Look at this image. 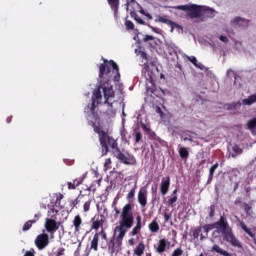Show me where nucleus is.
I'll return each mask as SVG.
<instances>
[{
    "label": "nucleus",
    "mask_w": 256,
    "mask_h": 256,
    "mask_svg": "<svg viewBox=\"0 0 256 256\" xmlns=\"http://www.w3.org/2000/svg\"><path fill=\"white\" fill-rule=\"evenodd\" d=\"M200 17L203 19H213L215 17V10L202 6Z\"/></svg>",
    "instance_id": "13"
},
{
    "label": "nucleus",
    "mask_w": 256,
    "mask_h": 256,
    "mask_svg": "<svg viewBox=\"0 0 256 256\" xmlns=\"http://www.w3.org/2000/svg\"><path fill=\"white\" fill-rule=\"evenodd\" d=\"M139 231H141V216L136 217V226L132 229L130 235H132V237H135V235H137Z\"/></svg>",
    "instance_id": "20"
},
{
    "label": "nucleus",
    "mask_w": 256,
    "mask_h": 256,
    "mask_svg": "<svg viewBox=\"0 0 256 256\" xmlns=\"http://www.w3.org/2000/svg\"><path fill=\"white\" fill-rule=\"evenodd\" d=\"M213 229H218L223 235V240L231 244L232 247H237V249H243V244L238 240L235 233H233V228L229 226V221L227 217L220 216L219 220L212 224H205L203 226H198L192 230L193 239L197 241H205L209 239V231Z\"/></svg>",
    "instance_id": "2"
},
{
    "label": "nucleus",
    "mask_w": 256,
    "mask_h": 256,
    "mask_svg": "<svg viewBox=\"0 0 256 256\" xmlns=\"http://www.w3.org/2000/svg\"><path fill=\"white\" fill-rule=\"evenodd\" d=\"M149 81H153V77L152 76H149Z\"/></svg>",
    "instance_id": "64"
},
{
    "label": "nucleus",
    "mask_w": 256,
    "mask_h": 256,
    "mask_svg": "<svg viewBox=\"0 0 256 256\" xmlns=\"http://www.w3.org/2000/svg\"><path fill=\"white\" fill-rule=\"evenodd\" d=\"M255 127H256V117L247 122V129H249V131H253Z\"/></svg>",
    "instance_id": "32"
},
{
    "label": "nucleus",
    "mask_w": 256,
    "mask_h": 256,
    "mask_svg": "<svg viewBox=\"0 0 256 256\" xmlns=\"http://www.w3.org/2000/svg\"><path fill=\"white\" fill-rule=\"evenodd\" d=\"M178 153L182 161H187V159H189V150L181 146V144L178 145Z\"/></svg>",
    "instance_id": "18"
},
{
    "label": "nucleus",
    "mask_w": 256,
    "mask_h": 256,
    "mask_svg": "<svg viewBox=\"0 0 256 256\" xmlns=\"http://www.w3.org/2000/svg\"><path fill=\"white\" fill-rule=\"evenodd\" d=\"M36 247L41 251L49 245V235L48 234H39L35 239Z\"/></svg>",
    "instance_id": "8"
},
{
    "label": "nucleus",
    "mask_w": 256,
    "mask_h": 256,
    "mask_svg": "<svg viewBox=\"0 0 256 256\" xmlns=\"http://www.w3.org/2000/svg\"><path fill=\"white\" fill-rule=\"evenodd\" d=\"M140 125L144 133H146V135H151V128L147 126V124L141 122Z\"/></svg>",
    "instance_id": "35"
},
{
    "label": "nucleus",
    "mask_w": 256,
    "mask_h": 256,
    "mask_svg": "<svg viewBox=\"0 0 256 256\" xmlns=\"http://www.w3.org/2000/svg\"><path fill=\"white\" fill-rule=\"evenodd\" d=\"M232 151L236 153V155H241V153H243V149H241L238 145H234L232 147Z\"/></svg>",
    "instance_id": "41"
},
{
    "label": "nucleus",
    "mask_w": 256,
    "mask_h": 256,
    "mask_svg": "<svg viewBox=\"0 0 256 256\" xmlns=\"http://www.w3.org/2000/svg\"><path fill=\"white\" fill-rule=\"evenodd\" d=\"M239 227H241V230L246 232L249 237H251L254 241V245H256V236L255 233H252L249 227L245 224V222L239 220Z\"/></svg>",
    "instance_id": "16"
},
{
    "label": "nucleus",
    "mask_w": 256,
    "mask_h": 256,
    "mask_svg": "<svg viewBox=\"0 0 256 256\" xmlns=\"http://www.w3.org/2000/svg\"><path fill=\"white\" fill-rule=\"evenodd\" d=\"M187 59L188 61H190V63H193L195 67H198L199 69H201V64L197 63V58L195 56H192V57L188 56Z\"/></svg>",
    "instance_id": "34"
},
{
    "label": "nucleus",
    "mask_w": 256,
    "mask_h": 256,
    "mask_svg": "<svg viewBox=\"0 0 256 256\" xmlns=\"http://www.w3.org/2000/svg\"><path fill=\"white\" fill-rule=\"evenodd\" d=\"M156 113H159L160 115H163V110H161L160 107H157Z\"/></svg>",
    "instance_id": "58"
},
{
    "label": "nucleus",
    "mask_w": 256,
    "mask_h": 256,
    "mask_svg": "<svg viewBox=\"0 0 256 256\" xmlns=\"http://www.w3.org/2000/svg\"><path fill=\"white\" fill-rule=\"evenodd\" d=\"M237 189H239V182H236L234 186V191H237Z\"/></svg>",
    "instance_id": "61"
},
{
    "label": "nucleus",
    "mask_w": 256,
    "mask_h": 256,
    "mask_svg": "<svg viewBox=\"0 0 256 256\" xmlns=\"http://www.w3.org/2000/svg\"><path fill=\"white\" fill-rule=\"evenodd\" d=\"M144 16L147 17V19H153V16L149 12H146Z\"/></svg>",
    "instance_id": "56"
},
{
    "label": "nucleus",
    "mask_w": 256,
    "mask_h": 256,
    "mask_svg": "<svg viewBox=\"0 0 256 256\" xmlns=\"http://www.w3.org/2000/svg\"><path fill=\"white\" fill-rule=\"evenodd\" d=\"M217 169H219V163L216 162L209 169L208 181H213V176L215 175V171H217Z\"/></svg>",
    "instance_id": "28"
},
{
    "label": "nucleus",
    "mask_w": 256,
    "mask_h": 256,
    "mask_svg": "<svg viewBox=\"0 0 256 256\" xmlns=\"http://www.w3.org/2000/svg\"><path fill=\"white\" fill-rule=\"evenodd\" d=\"M140 13H141V15H145L147 12H145V10L142 8V9L140 10Z\"/></svg>",
    "instance_id": "63"
},
{
    "label": "nucleus",
    "mask_w": 256,
    "mask_h": 256,
    "mask_svg": "<svg viewBox=\"0 0 256 256\" xmlns=\"http://www.w3.org/2000/svg\"><path fill=\"white\" fill-rule=\"evenodd\" d=\"M125 26H126V29H130V30L135 29V24H133V23L131 22V20H126Z\"/></svg>",
    "instance_id": "43"
},
{
    "label": "nucleus",
    "mask_w": 256,
    "mask_h": 256,
    "mask_svg": "<svg viewBox=\"0 0 256 256\" xmlns=\"http://www.w3.org/2000/svg\"><path fill=\"white\" fill-rule=\"evenodd\" d=\"M215 209V204L210 205V207L208 208L210 219H213V217H215Z\"/></svg>",
    "instance_id": "38"
},
{
    "label": "nucleus",
    "mask_w": 256,
    "mask_h": 256,
    "mask_svg": "<svg viewBox=\"0 0 256 256\" xmlns=\"http://www.w3.org/2000/svg\"><path fill=\"white\" fill-rule=\"evenodd\" d=\"M61 222L55 221V219L47 218L45 220V229L50 235H54L56 231H59Z\"/></svg>",
    "instance_id": "7"
},
{
    "label": "nucleus",
    "mask_w": 256,
    "mask_h": 256,
    "mask_svg": "<svg viewBox=\"0 0 256 256\" xmlns=\"http://www.w3.org/2000/svg\"><path fill=\"white\" fill-rule=\"evenodd\" d=\"M65 255V248H59L55 256H63Z\"/></svg>",
    "instance_id": "49"
},
{
    "label": "nucleus",
    "mask_w": 256,
    "mask_h": 256,
    "mask_svg": "<svg viewBox=\"0 0 256 256\" xmlns=\"http://www.w3.org/2000/svg\"><path fill=\"white\" fill-rule=\"evenodd\" d=\"M61 199H63V194H60L57 198H56V205H60L61 203Z\"/></svg>",
    "instance_id": "55"
},
{
    "label": "nucleus",
    "mask_w": 256,
    "mask_h": 256,
    "mask_svg": "<svg viewBox=\"0 0 256 256\" xmlns=\"http://www.w3.org/2000/svg\"><path fill=\"white\" fill-rule=\"evenodd\" d=\"M146 26L149 27L153 33H159V28L153 27L151 24H146Z\"/></svg>",
    "instance_id": "51"
},
{
    "label": "nucleus",
    "mask_w": 256,
    "mask_h": 256,
    "mask_svg": "<svg viewBox=\"0 0 256 256\" xmlns=\"http://www.w3.org/2000/svg\"><path fill=\"white\" fill-rule=\"evenodd\" d=\"M169 247H171V242H169L165 238H162L158 241V245L154 246V249L156 253H159V255H162V253H165V251H167Z\"/></svg>",
    "instance_id": "10"
},
{
    "label": "nucleus",
    "mask_w": 256,
    "mask_h": 256,
    "mask_svg": "<svg viewBox=\"0 0 256 256\" xmlns=\"http://www.w3.org/2000/svg\"><path fill=\"white\" fill-rule=\"evenodd\" d=\"M129 245H135V239L131 238L129 241H128Z\"/></svg>",
    "instance_id": "59"
},
{
    "label": "nucleus",
    "mask_w": 256,
    "mask_h": 256,
    "mask_svg": "<svg viewBox=\"0 0 256 256\" xmlns=\"http://www.w3.org/2000/svg\"><path fill=\"white\" fill-rule=\"evenodd\" d=\"M24 256H35V249L31 248L30 250L26 251Z\"/></svg>",
    "instance_id": "48"
},
{
    "label": "nucleus",
    "mask_w": 256,
    "mask_h": 256,
    "mask_svg": "<svg viewBox=\"0 0 256 256\" xmlns=\"http://www.w3.org/2000/svg\"><path fill=\"white\" fill-rule=\"evenodd\" d=\"M138 203L141 207H147V188L143 187L139 190Z\"/></svg>",
    "instance_id": "12"
},
{
    "label": "nucleus",
    "mask_w": 256,
    "mask_h": 256,
    "mask_svg": "<svg viewBox=\"0 0 256 256\" xmlns=\"http://www.w3.org/2000/svg\"><path fill=\"white\" fill-rule=\"evenodd\" d=\"M211 251H214L215 253H218L222 256H232L231 253L227 252L226 250H223L219 245L214 244Z\"/></svg>",
    "instance_id": "21"
},
{
    "label": "nucleus",
    "mask_w": 256,
    "mask_h": 256,
    "mask_svg": "<svg viewBox=\"0 0 256 256\" xmlns=\"http://www.w3.org/2000/svg\"><path fill=\"white\" fill-rule=\"evenodd\" d=\"M98 234L101 235V238L104 239V241H108L107 233H105V231L102 230Z\"/></svg>",
    "instance_id": "50"
},
{
    "label": "nucleus",
    "mask_w": 256,
    "mask_h": 256,
    "mask_svg": "<svg viewBox=\"0 0 256 256\" xmlns=\"http://www.w3.org/2000/svg\"><path fill=\"white\" fill-rule=\"evenodd\" d=\"M79 203H80V200H79V196H78L76 199H74L70 202L71 209H75L77 207V205H79Z\"/></svg>",
    "instance_id": "40"
},
{
    "label": "nucleus",
    "mask_w": 256,
    "mask_h": 256,
    "mask_svg": "<svg viewBox=\"0 0 256 256\" xmlns=\"http://www.w3.org/2000/svg\"><path fill=\"white\" fill-rule=\"evenodd\" d=\"M134 2H135V0H126L127 5H131Z\"/></svg>",
    "instance_id": "62"
},
{
    "label": "nucleus",
    "mask_w": 256,
    "mask_h": 256,
    "mask_svg": "<svg viewBox=\"0 0 256 256\" xmlns=\"http://www.w3.org/2000/svg\"><path fill=\"white\" fill-rule=\"evenodd\" d=\"M169 187H171V177L167 176L163 178L160 184V193L162 195H167L169 193Z\"/></svg>",
    "instance_id": "11"
},
{
    "label": "nucleus",
    "mask_w": 256,
    "mask_h": 256,
    "mask_svg": "<svg viewBox=\"0 0 256 256\" xmlns=\"http://www.w3.org/2000/svg\"><path fill=\"white\" fill-rule=\"evenodd\" d=\"M109 165H111V158L106 159L104 167H106V169H109Z\"/></svg>",
    "instance_id": "53"
},
{
    "label": "nucleus",
    "mask_w": 256,
    "mask_h": 256,
    "mask_svg": "<svg viewBox=\"0 0 256 256\" xmlns=\"http://www.w3.org/2000/svg\"><path fill=\"white\" fill-rule=\"evenodd\" d=\"M135 205L127 203L122 207L120 213L119 225L115 228V231H119L116 239H111L108 248L111 253H118L121 250V245H123V239L127 234V230L131 229L135 223V215L133 214V208Z\"/></svg>",
    "instance_id": "3"
},
{
    "label": "nucleus",
    "mask_w": 256,
    "mask_h": 256,
    "mask_svg": "<svg viewBox=\"0 0 256 256\" xmlns=\"http://www.w3.org/2000/svg\"><path fill=\"white\" fill-rule=\"evenodd\" d=\"M89 125L93 127L94 132H96L99 137V142L102 148V155H107L109 153V147H111L112 142L117 140L109 136V134L103 130V126H101L100 122L95 123L94 121H90Z\"/></svg>",
    "instance_id": "4"
},
{
    "label": "nucleus",
    "mask_w": 256,
    "mask_h": 256,
    "mask_svg": "<svg viewBox=\"0 0 256 256\" xmlns=\"http://www.w3.org/2000/svg\"><path fill=\"white\" fill-rule=\"evenodd\" d=\"M244 211H245L246 215H251L253 213L251 205H249L247 203L244 204Z\"/></svg>",
    "instance_id": "39"
},
{
    "label": "nucleus",
    "mask_w": 256,
    "mask_h": 256,
    "mask_svg": "<svg viewBox=\"0 0 256 256\" xmlns=\"http://www.w3.org/2000/svg\"><path fill=\"white\" fill-rule=\"evenodd\" d=\"M169 219H171V215H169L167 212L164 213V221L165 223L169 222Z\"/></svg>",
    "instance_id": "54"
},
{
    "label": "nucleus",
    "mask_w": 256,
    "mask_h": 256,
    "mask_svg": "<svg viewBox=\"0 0 256 256\" xmlns=\"http://www.w3.org/2000/svg\"><path fill=\"white\" fill-rule=\"evenodd\" d=\"M219 39L222 43H229V38H227V36L221 35Z\"/></svg>",
    "instance_id": "52"
},
{
    "label": "nucleus",
    "mask_w": 256,
    "mask_h": 256,
    "mask_svg": "<svg viewBox=\"0 0 256 256\" xmlns=\"http://www.w3.org/2000/svg\"><path fill=\"white\" fill-rule=\"evenodd\" d=\"M155 23H165V25L171 27V33H173L175 29H183V27H181V25L177 24L176 22H173L172 20L159 15L157 16V19H155Z\"/></svg>",
    "instance_id": "9"
},
{
    "label": "nucleus",
    "mask_w": 256,
    "mask_h": 256,
    "mask_svg": "<svg viewBox=\"0 0 256 256\" xmlns=\"http://www.w3.org/2000/svg\"><path fill=\"white\" fill-rule=\"evenodd\" d=\"M107 2L114 13L119 11L120 0H107Z\"/></svg>",
    "instance_id": "23"
},
{
    "label": "nucleus",
    "mask_w": 256,
    "mask_h": 256,
    "mask_svg": "<svg viewBox=\"0 0 256 256\" xmlns=\"http://www.w3.org/2000/svg\"><path fill=\"white\" fill-rule=\"evenodd\" d=\"M234 23H237L238 25L247 27L249 25V20L243 19L241 17L234 18Z\"/></svg>",
    "instance_id": "30"
},
{
    "label": "nucleus",
    "mask_w": 256,
    "mask_h": 256,
    "mask_svg": "<svg viewBox=\"0 0 256 256\" xmlns=\"http://www.w3.org/2000/svg\"><path fill=\"white\" fill-rule=\"evenodd\" d=\"M74 227V233L81 231V225H83V219L80 215H76L72 221Z\"/></svg>",
    "instance_id": "15"
},
{
    "label": "nucleus",
    "mask_w": 256,
    "mask_h": 256,
    "mask_svg": "<svg viewBox=\"0 0 256 256\" xmlns=\"http://www.w3.org/2000/svg\"><path fill=\"white\" fill-rule=\"evenodd\" d=\"M143 253H145V244H143V242H140L134 250V255L143 256Z\"/></svg>",
    "instance_id": "26"
},
{
    "label": "nucleus",
    "mask_w": 256,
    "mask_h": 256,
    "mask_svg": "<svg viewBox=\"0 0 256 256\" xmlns=\"http://www.w3.org/2000/svg\"><path fill=\"white\" fill-rule=\"evenodd\" d=\"M85 180L84 177L76 178L73 182H67V187L70 190H75L79 185H83V181Z\"/></svg>",
    "instance_id": "17"
},
{
    "label": "nucleus",
    "mask_w": 256,
    "mask_h": 256,
    "mask_svg": "<svg viewBox=\"0 0 256 256\" xmlns=\"http://www.w3.org/2000/svg\"><path fill=\"white\" fill-rule=\"evenodd\" d=\"M183 255V249L177 248L173 251L172 256H181Z\"/></svg>",
    "instance_id": "46"
},
{
    "label": "nucleus",
    "mask_w": 256,
    "mask_h": 256,
    "mask_svg": "<svg viewBox=\"0 0 256 256\" xmlns=\"http://www.w3.org/2000/svg\"><path fill=\"white\" fill-rule=\"evenodd\" d=\"M141 58L147 60V53L141 52Z\"/></svg>",
    "instance_id": "57"
},
{
    "label": "nucleus",
    "mask_w": 256,
    "mask_h": 256,
    "mask_svg": "<svg viewBox=\"0 0 256 256\" xmlns=\"http://www.w3.org/2000/svg\"><path fill=\"white\" fill-rule=\"evenodd\" d=\"M110 147L112 149L114 157H116V159H118L120 163H123L124 165H137V159L134 155L128 154L127 156H125V154L121 152L117 140L112 142V145Z\"/></svg>",
    "instance_id": "5"
},
{
    "label": "nucleus",
    "mask_w": 256,
    "mask_h": 256,
    "mask_svg": "<svg viewBox=\"0 0 256 256\" xmlns=\"http://www.w3.org/2000/svg\"><path fill=\"white\" fill-rule=\"evenodd\" d=\"M253 103H256V93L242 100V105L251 106Z\"/></svg>",
    "instance_id": "24"
},
{
    "label": "nucleus",
    "mask_w": 256,
    "mask_h": 256,
    "mask_svg": "<svg viewBox=\"0 0 256 256\" xmlns=\"http://www.w3.org/2000/svg\"><path fill=\"white\" fill-rule=\"evenodd\" d=\"M157 88H155V85L153 84V82H150V86L149 84L146 85V93L148 95H153V93H155Z\"/></svg>",
    "instance_id": "31"
},
{
    "label": "nucleus",
    "mask_w": 256,
    "mask_h": 256,
    "mask_svg": "<svg viewBox=\"0 0 256 256\" xmlns=\"http://www.w3.org/2000/svg\"><path fill=\"white\" fill-rule=\"evenodd\" d=\"M112 208L114 209L115 217H119V215H121V210H119V208H117V200L113 201Z\"/></svg>",
    "instance_id": "36"
},
{
    "label": "nucleus",
    "mask_w": 256,
    "mask_h": 256,
    "mask_svg": "<svg viewBox=\"0 0 256 256\" xmlns=\"http://www.w3.org/2000/svg\"><path fill=\"white\" fill-rule=\"evenodd\" d=\"M99 85L93 91L92 103L88 104L85 111L91 112L95 115V110L99 105H101V100L105 99L104 104L108 105L110 109H113V103L109 102V99H115V90H113V85L111 81L115 83L119 82L121 79V74L119 73V66L113 60H104V63L99 66Z\"/></svg>",
    "instance_id": "1"
},
{
    "label": "nucleus",
    "mask_w": 256,
    "mask_h": 256,
    "mask_svg": "<svg viewBox=\"0 0 256 256\" xmlns=\"http://www.w3.org/2000/svg\"><path fill=\"white\" fill-rule=\"evenodd\" d=\"M183 141H190V143H193V136L191 134L182 135Z\"/></svg>",
    "instance_id": "45"
},
{
    "label": "nucleus",
    "mask_w": 256,
    "mask_h": 256,
    "mask_svg": "<svg viewBox=\"0 0 256 256\" xmlns=\"http://www.w3.org/2000/svg\"><path fill=\"white\" fill-rule=\"evenodd\" d=\"M177 193H179V189H174L172 192V197L170 199H168L167 205L168 207H173V205H175V203H177Z\"/></svg>",
    "instance_id": "22"
},
{
    "label": "nucleus",
    "mask_w": 256,
    "mask_h": 256,
    "mask_svg": "<svg viewBox=\"0 0 256 256\" xmlns=\"http://www.w3.org/2000/svg\"><path fill=\"white\" fill-rule=\"evenodd\" d=\"M7 123H11V121H13V116H10L6 119Z\"/></svg>",
    "instance_id": "60"
},
{
    "label": "nucleus",
    "mask_w": 256,
    "mask_h": 256,
    "mask_svg": "<svg viewBox=\"0 0 256 256\" xmlns=\"http://www.w3.org/2000/svg\"><path fill=\"white\" fill-rule=\"evenodd\" d=\"M148 41H155V38L151 35H145L143 38V42L147 43Z\"/></svg>",
    "instance_id": "47"
},
{
    "label": "nucleus",
    "mask_w": 256,
    "mask_h": 256,
    "mask_svg": "<svg viewBox=\"0 0 256 256\" xmlns=\"http://www.w3.org/2000/svg\"><path fill=\"white\" fill-rule=\"evenodd\" d=\"M93 202V200H88L84 203L83 205V211L84 213H88V211L91 210V203Z\"/></svg>",
    "instance_id": "33"
},
{
    "label": "nucleus",
    "mask_w": 256,
    "mask_h": 256,
    "mask_svg": "<svg viewBox=\"0 0 256 256\" xmlns=\"http://www.w3.org/2000/svg\"><path fill=\"white\" fill-rule=\"evenodd\" d=\"M134 137H135V143H139L141 139H143V134H141V132H135Z\"/></svg>",
    "instance_id": "42"
},
{
    "label": "nucleus",
    "mask_w": 256,
    "mask_h": 256,
    "mask_svg": "<svg viewBox=\"0 0 256 256\" xmlns=\"http://www.w3.org/2000/svg\"><path fill=\"white\" fill-rule=\"evenodd\" d=\"M172 9H177L178 11H186L190 19H199V17H201L202 6L197 4H190V5L186 4V5L172 6Z\"/></svg>",
    "instance_id": "6"
},
{
    "label": "nucleus",
    "mask_w": 256,
    "mask_h": 256,
    "mask_svg": "<svg viewBox=\"0 0 256 256\" xmlns=\"http://www.w3.org/2000/svg\"><path fill=\"white\" fill-rule=\"evenodd\" d=\"M90 249L93 251H99V233H95L90 243Z\"/></svg>",
    "instance_id": "19"
},
{
    "label": "nucleus",
    "mask_w": 256,
    "mask_h": 256,
    "mask_svg": "<svg viewBox=\"0 0 256 256\" xmlns=\"http://www.w3.org/2000/svg\"><path fill=\"white\" fill-rule=\"evenodd\" d=\"M39 219H41V214H35L34 219L28 220L27 222H25V224L23 225L22 231L24 232L29 231V229L33 227V224L37 223Z\"/></svg>",
    "instance_id": "14"
},
{
    "label": "nucleus",
    "mask_w": 256,
    "mask_h": 256,
    "mask_svg": "<svg viewBox=\"0 0 256 256\" xmlns=\"http://www.w3.org/2000/svg\"><path fill=\"white\" fill-rule=\"evenodd\" d=\"M231 75L234 77V85H236V87H241V83L237 84V79H241V77H239V75L235 74V71H233L232 69H228L227 77H231Z\"/></svg>",
    "instance_id": "29"
},
{
    "label": "nucleus",
    "mask_w": 256,
    "mask_h": 256,
    "mask_svg": "<svg viewBox=\"0 0 256 256\" xmlns=\"http://www.w3.org/2000/svg\"><path fill=\"white\" fill-rule=\"evenodd\" d=\"M99 227H101V221L95 220V217L92 218V229H95L97 231Z\"/></svg>",
    "instance_id": "37"
},
{
    "label": "nucleus",
    "mask_w": 256,
    "mask_h": 256,
    "mask_svg": "<svg viewBox=\"0 0 256 256\" xmlns=\"http://www.w3.org/2000/svg\"><path fill=\"white\" fill-rule=\"evenodd\" d=\"M130 15L132 17V19H134L136 21V23H138L139 25H148L149 23L144 22L143 19H141V17H139V15H137V12L135 11H131Z\"/></svg>",
    "instance_id": "27"
},
{
    "label": "nucleus",
    "mask_w": 256,
    "mask_h": 256,
    "mask_svg": "<svg viewBox=\"0 0 256 256\" xmlns=\"http://www.w3.org/2000/svg\"><path fill=\"white\" fill-rule=\"evenodd\" d=\"M133 197H135V188H132L130 190V192L126 196V199H128V201H131V199H133Z\"/></svg>",
    "instance_id": "44"
},
{
    "label": "nucleus",
    "mask_w": 256,
    "mask_h": 256,
    "mask_svg": "<svg viewBox=\"0 0 256 256\" xmlns=\"http://www.w3.org/2000/svg\"><path fill=\"white\" fill-rule=\"evenodd\" d=\"M148 229L151 233H159V223H157V218H155L149 225Z\"/></svg>",
    "instance_id": "25"
}]
</instances>
